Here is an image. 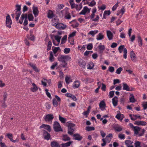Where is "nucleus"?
<instances>
[{
    "label": "nucleus",
    "mask_w": 147,
    "mask_h": 147,
    "mask_svg": "<svg viewBox=\"0 0 147 147\" xmlns=\"http://www.w3.org/2000/svg\"><path fill=\"white\" fill-rule=\"evenodd\" d=\"M57 59L59 61L63 63H64L62 66L63 67H65L67 65V63L66 62V61L70 60L71 59V57L68 55H61L58 57Z\"/></svg>",
    "instance_id": "nucleus-1"
},
{
    "label": "nucleus",
    "mask_w": 147,
    "mask_h": 147,
    "mask_svg": "<svg viewBox=\"0 0 147 147\" xmlns=\"http://www.w3.org/2000/svg\"><path fill=\"white\" fill-rule=\"evenodd\" d=\"M123 49V57L126 59L127 57V50L126 49L124 48V46L123 45H121L119 47L118 50L120 53H121L122 52V50Z\"/></svg>",
    "instance_id": "nucleus-2"
},
{
    "label": "nucleus",
    "mask_w": 147,
    "mask_h": 147,
    "mask_svg": "<svg viewBox=\"0 0 147 147\" xmlns=\"http://www.w3.org/2000/svg\"><path fill=\"white\" fill-rule=\"evenodd\" d=\"M5 22L6 26L9 28H11V25L12 24V21L9 14H8L6 17Z\"/></svg>",
    "instance_id": "nucleus-3"
},
{
    "label": "nucleus",
    "mask_w": 147,
    "mask_h": 147,
    "mask_svg": "<svg viewBox=\"0 0 147 147\" xmlns=\"http://www.w3.org/2000/svg\"><path fill=\"white\" fill-rule=\"evenodd\" d=\"M53 128L54 131L56 132L62 131L59 123L57 121H55L54 122Z\"/></svg>",
    "instance_id": "nucleus-4"
},
{
    "label": "nucleus",
    "mask_w": 147,
    "mask_h": 147,
    "mask_svg": "<svg viewBox=\"0 0 147 147\" xmlns=\"http://www.w3.org/2000/svg\"><path fill=\"white\" fill-rule=\"evenodd\" d=\"M90 11V9H89L87 7H84L82 11L79 13L80 15H85L86 14V12H88L89 13Z\"/></svg>",
    "instance_id": "nucleus-5"
},
{
    "label": "nucleus",
    "mask_w": 147,
    "mask_h": 147,
    "mask_svg": "<svg viewBox=\"0 0 147 147\" xmlns=\"http://www.w3.org/2000/svg\"><path fill=\"white\" fill-rule=\"evenodd\" d=\"M130 57L131 60L134 62H136L137 60V58L133 51H131Z\"/></svg>",
    "instance_id": "nucleus-6"
},
{
    "label": "nucleus",
    "mask_w": 147,
    "mask_h": 147,
    "mask_svg": "<svg viewBox=\"0 0 147 147\" xmlns=\"http://www.w3.org/2000/svg\"><path fill=\"white\" fill-rule=\"evenodd\" d=\"M43 132V135L45 139L48 140L51 138L50 134L49 133L45 130H44Z\"/></svg>",
    "instance_id": "nucleus-7"
},
{
    "label": "nucleus",
    "mask_w": 147,
    "mask_h": 147,
    "mask_svg": "<svg viewBox=\"0 0 147 147\" xmlns=\"http://www.w3.org/2000/svg\"><path fill=\"white\" fill-rule=\"evenodd\" d=\"M53 115L52 114H50L46 115L45 118V121H51L54 118Z\"/></svg>",
    "instance_id": "nucleus-8"
},
{
    "label": "nucleus",
    "mask_w": 147,
    "mask_h": 147,
    "mask_svg": "<svg viewBox=\"0 0 147 147\" xmlns=\"http://www.w3.org/2000/svg\"><path fill=\"white\" fill-rule=\"evenodd\" d=\"M6 136L7 138L10 140V141L13 142H18V140H14L13 138V135L10 133H7L6 134Z\"/></svg>",
    "instance_id": "nucleus-9"
},
{
    "label": "nucleus",
    "mask_w": 147,
    "mask_h": 147,
    "mask_svg": "<svg viewBox=\"0 0 147 147\" xmlns=\"http://www.w3.org/2000/svg\"><path fill=\"white\" fill-rule=\"evenodd\" d=\"M74 139L78 141H80L82 140V137L79 134H74Z\"/></svg>",
    "instance_id": "nucleus-10"
},
{
    "label": "nucleus",
    "mask_w": 147,
    "mask_h": 147,
    "mask_svg": "<svg viewBox=\"0 0 147 147\" xmlns=\"http://www.w3.org/2000/svg\"><path fill=\"white\" fill-rule=\"evenodd\" d=\"M123 89L127 91H131L134 89V88H131V89L127 85L123 83Z\"/></svg>",
    "instance_id": "nucleus-11"
},
{
    "label": "nucleus",
    "mask_w": 147,
    "mask_h": 147,
    "mask_svg": "<svg viewBox=\"0 0 147 147\" xmlns=\"http://www.w3.org/2000/svg\"><path fill=\"white\" fill-rule=\"evenodd\" d=\"M78 64L83 68H85L86 65V63L82 59H80L78 61Z\"/></svg>",
    "instance_id": "nucleus-12"
},
{
    "label": "nucleus",
    "mask_w": 147,
    "mask_h": 147,
    "mask_svg": "<svg viewBox=\"0 0 147 147\" xmlns=\"http://www.w3.org/2000/svg\"><path fill=\"white\" fill-rule=\"evenodd\" d=\"M147 124V123L142 121H135L134 124L138 125H145Z\"/></svg>",
    "instance_id": "nucleus-13"
},
{
    "label": "nucleus",
    "mask_w": 147,
    "mask_h": 147,
    "mask_svg": "<svg viewBox=\"0 0 147 147\" xmlns=\"http://www.w3.org/2000/svg\"><path fill=\"white\" fill-rule=\"evenodd\" d=\"M107 36L109 40H112L113 37V35L111 32L109 30L107 31Z\"/></svg>",
    "instance_id": "nucleus-14"
},
{
    "label": "nucleus",
    "mask_w": 147,
    "mask_h": 147,
    "mask_svg": "<svg viewBox=\"0 0 147 147\" xmlns=\"http://www.w3.org/2000/svg\"><path fill=\"white\" fill-rule=\"evenodd\" d=\"M33 11L35 17H36L38 16L39 13L38 7H34L33 8Z\"/></svg>",
    "instance_id": "nucleus-15"
},
{
    "label": "nucleus",
    "mask_w": 147,
    "mask_h": 147,
    "mask_svg": "<svg viewBox=\"0 0 147 147\" xmlns=\"http://www.w3.org/2000/svg\"><path fill=\"white\" fill-rule=\"evenodd\" d=\"M32 87L30 88V90L33 92H36L38 90V88L34 83L32 84Z\"/></svg>",
    "instance_id": "nucleus-16"
},
{
    "label": "nucleus",
    "mask_w": 147,
    "mask_h": 147,
    "mask_svg": "<svg viewBox=\"0 0 147 147\" xmlns=\"http://www.w3.org/2000/svg\"><path fill=\"white\" fill-rule=\"evenodd\" d=\"M65 125L66 126L68 127V130H71V129H74L73 127L75 126V124L68 122H67L66 123Z\"/></svg>",
    "instance_id": "nucleus-17"
},
{
    "label": "nucleus",
    "mask_w": 147,
    "mask_h": 147,
    "mask_svg": "<svg viewBox=\"0 0 147 147\" xmlns=\"http://www.w3.org/2000/svg\"><path fill=\"white\" fill-rule=\"evenodd\" d=\"M100 53H103V51L105 49V47L104 45H102L101 43H100V45L98 47Z\"/></svg>",
    "instance_id": "nucleus-18"
},
{
    "label": "nucleus",
    "mask_w": 147,
    "mask_h": 147,
    "mask_svg": "<svg viewBox=\"0 0 147 147\" xmlns=\"http://www.w3.org/2000/svg\"><path fill=\"white\" fill-rule=\"evenodd\" d=\"M114 128L115 131L118 132H119L122 130L123 129L122 127L118 124L115 125L114 127Z\"/></svg>",
    "instance_id": "nucleus-19"
},
{
    "label": "nucleus",
    "mask_w": 147,
    "mask_h": 147,
    "mask_svg": "<svg viewBox=\"0 0 147 147\" xmlns=\"http://www.w3.org/2000/svg\"><path fill=\"white\" fill-rule=\"evenodd\" d=\"M118 102V98L117 96H114L112 99V103L113 106L116 107L117 105Z\"/></svg>",
    "instance_id": "nucleus-20"
},
{
    "label": "nucleus",
    "mask_w": 147,
    "mask_h": 147,
    "mask_svg": "<svg viewBox=\"0 0 147 147\" xmlns=\"http://www.w3.org/2000/svg\"><path fill=\"white\" fill-rule=\"evenodd\" d=\"M61 38V37L59 36H58L57 35V36H55V39L57 41V42H58V43L60 42V41ZM53 44L55 45H57L59 44V43H58L57 45L55 44V41L53 39Z\"/></svg>",
    "instance_id": "nucleus-21"
},
{
    "label": "nucleus",
    "mask_w": 147,
    "mask_h": 147,
    "mask_svg": "<svg viewBox=\"0 0 147 147\" xmlns=\"http://www.w3.org/2000/svg\"><path fill=\"white\" fill-rule=\"evenodd\" d=\"M73 142L72 141H69L65 143L62 144L61 145L62 146V147H68Z\"/></svg>",
    "instance_id": "nucleus-22"
},
{
    "label": "nucleus",
    "mask_w": 147,
    "mask_h": 147,
    "mask_svg": "<svg viewBox=\"0 0 147 147\" xmlns=\"http://www.w3.org/2000/svg\"><path fill=\"white\" fill-rule=\"evenodd\" d=\"M51 147H59V144L56 141H52L51 142Z\"/></svg>",
    "instance_id": "nucleus-23"
},
{
    "label": "nucleus",
    "mask_w": 147,
    "mask_h": 147,
    "mask_svg": "<svg viewBox=\"0 0 147 147\" xmlns=\"http://www.w3.org/2000/svg\"><path fill=\"white\" fill-rule=\"evenodd\" d=\"M54 15L52 11L49 10L47 13V17L49 18H51L54 17Z\"/></svg>",
    "instance_id": "nucleus-24"
},
{
    "label": "nucleus",
    "mask_w": 147,
    "mask_h": 147,
    "mask_svg": "<svg viewBox=\"0 0 147 147\" xmlns=\"http://www.w3.org/2000/svg\"><path fill=\"white\" fill-rule=\"evenodd\" d=\"M62 140L64 141H69L70 140V138L67 135H64L62 136Z\"/></svg>",
    "instance_id": "nucleus-25"
},
{
    "label": "nucleus",
    "mask_w": 147,
    "mask_h": 147,
    "mask_svg": "<svg viewBox=\"0 0 147 147\" xmlns=\"http://www.w3.org/2000/svg\"><path fill=\"white\" fill-rule=\"evenodd\" d=\"M136 101L135 99L134 96L132 94H130L129 97V101L131 102H134Z\"/></svg>",
    "instance_id": "nucleus-26"
},
{
    "label": "nucleus",
    "mask_w": 147,
    "mask_h": 147,
    "mask_svg": "<svg viewBox=\"0 0 147 147\" xmlns=\"http://www.w3.org/2000/svg\"><path fill=\"white\" fill-rule=\"evenodd\" d=\"M104 35L101 33H99L97 36L96 39L97 40H100L104 38Z\"/></svg>",
    "instance_id": "nucleus-27"
},
{
    "label": "nucleus",
    "mask_w": 147,
    "mask_h": 147,
    "mask_svg": "<svg viewBox=\"0 0 147 147\" xmlns=\"http://www.w3.org/2000/svg\"><path fill=\"white\" fill-rule=\"evenodd\" d=\"M29 65L33 68L35 71L37 72H39V70L36 67L35 65L31 64V63H30Z\"/></svg>",
    "instance_id": "nucleus-28"
},
{
    "label": "nucleus",
    "mask_w": 147,
    "mask_h": 147,
    "mask_svg": "<svg viewBox=\"0 0 147 147\" xmlns=\"http://www.w3.org/2000/svg\"><path fill=\"white\" fill-rule=\"evenodd\" d=\"M134 131L135 134H137L138 133L139 131L140 130V128L138 126H135L134 127Z\"/></svg>",
    "instance_id": "nucleus-29"
},
{
    "label": "nucleus",
    "mask_w": 147,
    "mask_h": 147,
    "mask_svg": "<svg viewBox=\"0 0 147 147\" xmlns=\"http://www.w3.org/2000/svg\"><path fill=\"white\" fill-rule=\"evenodd\" d=\"M74 84L73 86V87L76 88H78L80 86V83L78 81H76L74 82Z\"/></svg>",
    "instance_id": "nucleus-30"
},
{
    "label": "nucleus",
    "mask_w": 147,
    "mask_h": 147,
    "mask_svg": "<svg viewBox=\"0 0 147 147\" xmlns=\"http://www.w3.org/2000/svg\"><path fill=\"white\" fill-rule=\"evenodd\" d=\"M87 4H88L89 6L92 7L95 5L96 2L94 0H92L90 3H89L88 2Z\"/></svg>",
    "instance_id": "nucleus-31"
},
{
    "label": "nucleus",
    "mask_w": 147,
    "mask_h": 147,
    "mask_svg": "<svg viewBox=\"0 0 147 147\" xmlns=\"http://www.w3.org/2000/svg\"><path fill=\"white\" fill-rule=\"evenodd\" d=\"M105 106V102L102 100L100 102L99 104V107L100 108H105L104 107Z\"/></svg>",
    "instance_id": "nucleus-32"
},
{
    "label": "nucleus",
    "mask_w": 147,
    "mask_h": 147,
    "mask_svg": "<svg viewBox=\"0 0 147 147\" xmlns=\"http://www.w3.org/2000/svg\"><path fill=\"white\" fill-rule=\"evenodd\" d=\"M59 119L63 123H65L66 121L65 118L61 117L60 115L59 116Z\"/></svg>",
    "instance_id": "nucleus-33"
},
{
    "label": "nucleus",
    "mask_w": 147,
    "mask_h": 147,
    "mask_svg": "<svg viewBox=\"0 0 147 147\" xmlns=\"http://www.w3.org/2000/svg\"><path fill=\"white\" fill-rule=\"evenodd\" d=\"M98 32V31L97 30L94 31H91L89 32V33H88V34H90L92 36H94V34L97 33Z\"/></svg>",
    "instance_id": "nucleus-34"
},
{
    "label": "nucleus",
    "mask_w": 147,
    "mask_h": 147,
    "mask_svg": "<svg viewBox=\"0 0 147 147\" xmlns=\"http://www.w3.org/2000/svg\"><path fill=\"white\" fill-rule=\"evenodd\" d=\"M138 42H140V45H139L141 47L142 45V40L141 39V38L140 36H138ZM139 45H140L139 44Z\"/></svg>",
    "instance_id": "nucleus-35"
},
{
    "label": "nucleus",
    "mask_w": 147,
    "mask_h": 147,
    "mask_svg": "<svg viewBox=\"0 0 147 147\" xmlns=\"http://www.w3.org/2000/svg\"><path fill=\"white\" fill-rule=\"evenodd\" d=\"M67 36L66 35H65L63 38H62L61 40V43L63 44L64 43L65 41L67 40Z\"/></svg>",
    "instance_id": "nucleus-36"
},
{
    "label": "nucleus",
    "mask_w": 147,
    "mask_h": 147,
    "mask_svg": "<svg viewBox=\"0 0 147 147\" xmlns=\"http://www.w3.org/2000/svg\"><path fill=\"white\" fill-rule=\"evenodd\" d=\"M54 57L53 56V55L52 52H51L50 54V56L49 57V60L51 62H52L54 61Z\"/></svg>",
    "instance_id": "nucleus-37"
},
{
    "label": "nucleus",
    "mask_w": 147,
    "mask_h": 147,
    "mask_svg": "<svg viewBox=\"0 0 147 147\" xmlns=\"http://www.w3.org/2000/svg\"><path fill=\"white\" fill-rule=\"evenodd\" d=\"M16 19L17 21H18V20L19 17L21 14V12L19 11L17 12L16 11Z\"/></svg>",
    "instance_id": "nucleus-38"
},
{
    "label": "nucleus",
    "mask_w": 147,
    "mask_h": 147,
    "mask_svg": "<svg viewBox=\"0 0 147 147\" xmlns=\"http://www.w3.org/2000/svg\"><path fill=\"white\" fill-rule=\"evenodd\" d=\"M94 127H89L88 126L86 127V130L88 131H89L92 130H94Z\"/></svg>",
    "instance_id": "nucleus-39"
},
{
    "label": "nucleus",
    "mask_w": 147,
    "mask_h": 147,
    "mask_svg": "<svg viewBox=\"0 0 147 147\" xmlns=\"http://www.w3.org/2000/svg\"><path fill=\"white\" fill-rule=\"evenodd\" d=\"M28 17L29 21L33 20L34 17L32 14L30 13L28 14Z\"/></svg>",
    "instance_id": "nucleus-40"
},
{
    "label": "nucleus",
    "mask_w": 147,
    "mask_h": 147,
    "mask_svg": "<svg viewBox=\"0 0 147 147\" xmlns=\"http://www.w3.org/2000/svg\"><path fill=\"white\" fill-rule=\"evenodd\" d=\"M53 106L55 107H57L58 106V103L55 98L53 100Z\"/></svg>",
    "instance_id": "nucleus-41"
},
{
    "label": "nucleus",
    "mask_w": 147,
    "mask_h": 147,
    "mask_svg": "<svg viewBox=\"0 0 147 147\" xmlns=\"http://www.w3.org/2000/svg\"><path fill=\"white\" fill-rule=\"evenodd\" d=\"M72 9L75 7V4L74 2V0H70L69 2Z\"/></svg>",
    "instance_id": "nucleus-42"
},
{
    "label": "nucleus",
    "mask_w": 147,
    "mask_h": 147,
    "mask_svg": "<svg viewBox=\"0 0 147 147\" xmlns=\"http://www.w3.org/2000/svg\"><path fill=\"white\" fill-rule=\"evenodd\" d=\"M25 19H27V14H22L21 17L20 19L22 21Z\"/></svg>",
    "instance_id": "nucleus-43"
},
{
    "label": "nucleus",
    "mask_w": 147,
    "mask_h": 147,
    "mask_svg": "<svg viewBox=\"0 0 147 147\" xmlns=\"http://www.w3.org/2000/svg\"><path fill=\"white\" fill-rule=\"evenodd\" d=\"M123 70V69L121 67H120L118 68L116 72V73L118 74H120L121 71Z\"/></svg>",
    "instance_id": "nucleus-44"
},
{
    "label": "nucleus",
    "mask_w": 147,
    "mask_h": 147,
    "mask_svg": "<svg viewBox=\"0 0 147 147\" xmlns=\"http://www.w3.org/2000/svg\"><path fill=\"white\" fill-rule=\"evenodd\" d=\"M52 50L54 53V54H55L59 50H60V49L59 47H55L54 49H52Z\"/></svg>",
    "instance_id": "nucleus-45"
},
{
    "label": "nucleus",
    "mask_w": 147,
    "mask_h": 147,
    "mask_svg": "<svg viewBox=\"0 0 147 147\" xmlns=\"http://www.w3.org/2000/svg\"><path fill=\"white\" fill-rule=\"evenodd\" d=\"M70 51V49L69 48H65L64 50V52L65 54H68L69 53Z\"/></svg>",
    "instance_id": "nucleus-46"
},
{
    "label": "nucleus",
    "mask_w": 147,
    "mask_h": 147,
    "mask_svg": "<svg viewBox=\"0 0 147 147\" xmlns=\"http://www.w3.org/2000/svg\"><path fill=\"white\" fill-rule=\"evenodd\" d=\"M16 10H17L16 11L19 12L21 10V5H16Z\"/></svg>",
    "instance_id": "nucleus-47"
},
{
    "label": "nucleus",
    "mask_w": 147,
    "mask_h": 147,
    "mask_svg": "<svg viewBox=\"0 0 147 147\" xmlns=\"http://www.w3.org/2000/svg\"><path fill=\"white\" fill-rule=\"evenodd\" d=\"M63 25V24L61 23H59L56 24L55 25H54V26H55L56 27L59 29H61V27H62V26Z\"/></svg>",
    "instance_id": "nucleus-48"
},
{
    "label": "nucleus",
    "mask_w": 147,
    "mask_h": 147,
    "mask_svg": "<svg viewBox=\"0 0 147 147\" xmlns=\"http://www.w3.org/2000/svg\"><path fill=\"white\" fill-rule=\"evenodd\" d=\"M135 147H141L140 142L138 141H136L135 143Z\"/></svg>",
    "instance_id": "nucleus-49"
},
{
    "label": "nucleus",
    "mask_w": 147,
    "mask_h": 147,
    "mask_svg": "<svg viewBox=\"0 0 147 147\" xmlns=\"http://www.w3.org/2000/svg\"><path fill=\"white\" fill-rule=\"evenodd\" d=\"M93 47L92 44V43H90L88 45L87 47V49L88 50H91Z\"/></svg>",
    "instance_id": "nucleus-50"
},
{
    "label": "nucleus",
    "mask_w": 147,
    "mask_h": 147,
    "mask_svg": "<svg viewBox=\"0 0 147 147\" xmlns=\"http://www.w3.org/2000/svg\"><path fill=\"white\" fill-rule=\"evenodd\" d=\"M94 65L93 63H90L88 65V66L87 67L88 69H91L93 68Z\"/></svg>",
    "instance_id": "nucleus-51"
},
{
    "label": "nucleus",
    "mask_w": 147,
    "mask_h": 147,
    "mask_svg": "<svg viewBox=\"0 0 147 147\" xmlns=\"http://www.w3.org/2000/svg\"><path fill=\"white\" fill-rule=\"evenodd\" d=\"M114 91H112L110 92L109 93V97L110 98H111L114 95Z\"/></svg>",
    "instance_id": "nucleus-52"
},
{
    "label": "nucleus",
    "mask_w": 147,
    "mask_h": 147,
    "mask_svg": "<svg viewBox=\"0 0 147 147\" xmlns=\"http://www.w3.org/2000/svg\"><path fill=\"white\" fill-rule=\"evenodd\" d=\"M118 3L117 2V3H116L115 4V5H114L113 7V8H112V10L113 11H115L116 10V9L117 7L118 6Z\"/></svg>",
    "instance_id": "nucleus-53"
},
{
    "label": "nucleus",
    "mask_w": 147,
    "mask_h": 147,
    "mask_svg": "<svg viewBox=\"0 0 147 147\" xmlns=\"http://www.w3.org/2000/svg\"><path fill=\"white\" fill-rule=\"evenodd\" d=\"M76 31H74L72 33L70 34L69 35V37H68V39H69V38L70 37H72L73 36H74L76 35Z\"/></svg>",
    "instance_id": "nucleus-54"
},
{
    "label": "nucleus",
    "mask_w": 147,
    "mask_h": 147,
    "mask_svg": "<svg viewBox=\"0 0 147 147\" xmlns=\"http://www.w3.org/2000/svg\"><path fill=\"white\" fill-rule=\"evenodd\" d=\"M45 91L46 92V95L47 96L50 98L51 97V95L50 93L48 92V90L47 89H46L45 90Z\"/></svg>",
    "instance_id": "nucleus-55"
},
{
    "label": "nucleus",
    "mask_w": 147,
    "mask_h": 147,
    "mask_svg": "<svg viewBox=\"0 0 147 147\" xmlns=\"http://www.w3.org/2000/svg\"><path fill=\"white\" fill-rule=\"evenodd\" d=\"M5 86V84L1 80H0V87L3 88Z\"/></svg>",
    "instance_id": "nucleus-56"
},
{
    "label": "nucleus",
    "mask_w": 147,
    "mask_h": 147,
    "mask_svg": "<svg viewBox=\"0 0 147 147\" xmlns=\"http://www.w3.org/2000/svg\"><path fill=\"white\" fill-rule=\"evenodd\" d=\"M46 126L45 129L47 130L49 132H50L51 131V127L48 125H46Z\"/></svg>",
    "instance_id": "nucleus-57"
},
{
    "label": "nucleus",
    "mask_w": 147,
    "mask_h": 147,
    "mask_svg": "<svg viewBox=\"0 0 147 147\" xmlns=\"http://www.w3.org/2000/svg\"><path fill=\"white\" fill-rule=\"evenodd\" d=\"M74 129H68V133L70 135H72L73 134V132L74 131Z\"/></svg>",
    "instance_id": "nucleus-58"
},
{
    "label": "nucleus",
    "mask_w": 147,
    "mask_h": 147,
    "mask_svg": "<svg viewBox=\"0 0 147 147\" xmlns=\"http://www.w3.org/2000/svg\"><path fill=\"white\" fill-rule=\"evenodd\" d=\"M111 13L110 11H104V14H103V17H104L105 15H109Z\"/></svg>",
    "instance_id": "nucleus-59"
},
{
    "label": "nucleus",
    "mask_w": 147,
    "mask_h": 147,
    "mask_svg": "<svg viewBox=\"0 0 147 147\" xmlns=\"http://www.w3.org/2000/svg\"><path fill=\"white\" fill-rule=\"evenodd\" d=\"M102 86L101 89L102 90L105 91L106 90V86L103 83L102 84Z\"/></svg>",
    "instance_id": "nucleus-60"
},
{
    "label": "nucleus",
    "mask_w": 147,
    "mask_h": 147,
    "mask_svg": "<svg viewBox=\"0 0 147 147\" xmlns=\"http://www.w3.org/2000/svg\"><path fill=\"white\" fill-rule=\"evenodd\" d=\"M133 142H131V141L129 140H126L125 141V144L127 146H128L129 144H131Z\"/></svg>",
    "instance_id": "nucleus-61"
},
{
    "label": "nucleus",
    "mask_w": 147,
    "mask_h": 147,
    "mask_svg": "<svg viewBox=\"0 0 147 147\" xmlns=\"http://www.w3.org/2000/svg\"><path fill=\"white\" fill-rule=\"evenodd\" d=\"M119 138L121 139H124L125 138V136L123 134H120L118 135Z\"/></svg>",
    "instance_id": "nucleus-62"
},
{
    "label": "nucleus",
    "mask_w": 147,
    "mask_h": 147,
    "mask_svg": "<svg viewBox=\"0 0 147 147\" xmlns=\"http://www.w3.org/2000/svg\"><path fill=\"white\" fill-rule=\"evenodd\" d=\"M143 107L144 108V110H145L147 108V102H146L143 103Z\"/></svg>",
    "instance_id": "nucleus-63"
},
{
    "label": "nucleus",
    "mask_w": 147,
    "mask_h": 147,
    "mask_svg": "<svg viewBox=\"0 0 147 147\" xmlns=\"http://www.w3.org/2000/svg\"><path fill=\"white\" fill-rule=\"evenodd\" d=\"M114 68L113 67H109V71L111 72H113L114 71Z\"/></svg>",
    "instance_id": "nucleus-64"
}]
</instances>
